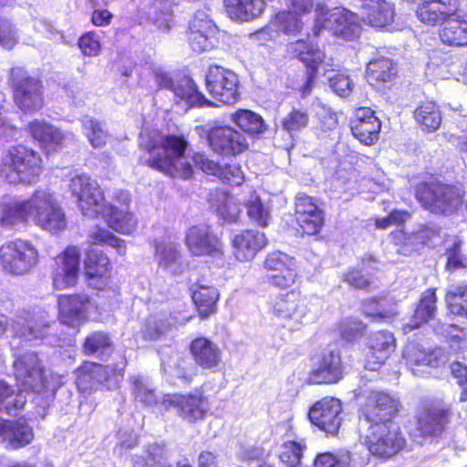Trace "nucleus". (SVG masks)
<instances>
[{"label":"nucleus","instance_id":"1","mask_svg":"<svg viewBox=\"0 0 467 467\" xmlns=\"http://www.w3.org/2000/svg\"><path fill=\"white\" fill-rule=\"evenodd\" d=\"M32 220L43 230L57 233L67 227L64 211L54 195L44 190H36L28 199L10 200L0 205V225L15 229L27 225Z\"/></svg>","mask_w":467,"mask_h":467},{"label":"nucleus","instance_id":"2","mask_svg":"<svg viewBox=\"0 0 467 467\" xmlns=\"http://www.w3.org/2000/svg\"><path fill=\"white\" fill-rule=\"evenodd\" d=\"M187 147L188 141L183 135L145 131L140 136L138 164L171 178L189 179L193 174L192 164L188 161L177 163Z\"/></svg>","mask_w":467,"mask_h":467},{"label":"nucleus","instance_id":"3","mask_svg":"<svg viewBox=\"0 0 467 467\" xmlns=\"http://www.w3.org/2000/svg\"><path fill=\"white\" fill-rule=\"evenodd\" d=\"M461 0H421L417 8L419 20L431 26L442 25L440 38L451 47L467 46V19L460 15Z\"/></svg>","mask_w":467,"mask_h":467},{"label":"nucleus","instance_id":"4","mask_svg":"<svg viewBox=\"0 0 467 467\" xmlns=\"http://www.w3.org/2000/svg\"><path fill=\"white\" fill-rule=\"evenodd\" d=\"M44 171L41 154L24 143L5 149L0 158V177L10 184L33 185Z\"/></svg>","mask_w":467,"mask_h":467},{"label":"nucleus","instance_id":"5","mask_svg":"<svg viewBox=\"0 0 467 467\" xmlns=\"http://www.w3.org/2000/svg\"><path fill=\"white\" fill-rule=\"evenodd\" d=\"M359 400V441L370 455H379V391L366 386L356 393Z\"/></svg>","mask_w":467,"mask_h":467},{"label":"nucleus","instance_id":"6","mask_svg":"<svg viewBox=\"0 0 467 467\" xmlns=\"http://www.w3.org/2000/svg\"><path fill=\"white\" fill-rule=\"evenodd\" d=\"M463 194L461 187L440 182H421L415 188L416 199L426 210L446 216L457 212Z\"/></svg>","mask_w":467,"mask_h":467},{"label":"nucleus","instance_id":"7","mask_svg":"<svg viewBox=\"0 0 467 467\" xmlns=\"http://www.w3.org/2000/svg\"><path fill=\"white\" fill-rule=\"evenodd\" d=\"M260 270L268 285L280 291L294 287L301 278L295 257L279 250L265 254Z\"/></svg>","mask_w":467,"mask_h":467},{"label":"nucleus","instance_id":"8","mask_svg":"<svg viewBox=\"0 0 467 467\" xmlns=\"http://www.w3.org/2000/svg\"><path fill=\"white\" fill-rule=\"evenodd\" d=\"M40 260L37 247L27 239L16 238L0 246L2 269L15 275L29 273Z\"/></svg>","mask_w":467,"mask_h":467},{"label":"nucleus","instance_id":"9","mask_svg":"<svg viewBox=\"0 0 467 467\" xmlns=\"http://www.w3.org/2000/svg\"><path fill=\"white\" fill-rule=\"evenodd\" d=\"M8 85L15 104L25 113L39 111L44 107L42 81L22 68L10 70Z\"/></svg>","mask_w":467,"mask_h":467},{"label":"nucleus","instance_id":"10","mask_svg":"<svg viewBox=\"0 0 467 467\" xmlns=\"http://www.w3.org/2000/svg\"><path fill=\"white\" fill-rule=\"evenodd\" d=\"M205 88L217 102L232 106L240 100V79L233 70L211 65L205 74Z\"/></svg>","mask_w":467,"mask_h":467},{"label":"nucleus","instance_id":"11","mask_svg":"<svg viewBox=\"0 0 467 467\" xmlns=\"http://www.w3.org/2000/svg\"><path fill=\"white\" fill-rule=\"evenodd\" d=\"M69 190L76 197L77 205L86 216L98 218L109 203L105 202V195L99 185L90 177L80 174L73 177Z\"/></svg>","mask_w":467,"mask_h":467},{"label":"nucleus","instance_id":"12","mask_svg":"<svg viewBox=\"0 0 467 467\" xmlns=\"http://www.w3.org/2000/svg\"><path fill=\"white\" fill-rule=\"evenodd\" d=\"M343 406L339 399L326 396L315 401L308 409L310 423L327 437H337L343 422Z\"/></svg>","mask_w":467,"mask_h":467},{"label":"nucleus","instance_id":"13","mask_svg":"<svg viewBox=\"0 0 467 467\" xmlns=\"http://www.w3.org/2000/svg\"><path fill=\"white\" fill-rule=\"evenodd\" d=\"M80 249L77 245H67L54 257L51 269L52 286L56 290L76 287L80 273Z\"/></svg>","mask_w":467,"mask_h":467},{"label":"nucleus","instance_id":"14","mask_svg":"<svg viewBox=\"0 0 467 467\" xmlns=\"http://www.w3.org/2000/svg\"><path fill=\"white\" fill-rule=\"evenodd\" d=\"M84 279L87 286L98 292L108 291L112 283V263L101 249L88 248L83 261Z\"/></svg>","mask_w":467,"mask_h":467},{"label":"nucleus","instance_id":"15","mask_svg":"<svg viewBox=\"0 0 467 467\" xmlns=\"http://www.w3.org/2000/svg\"><path fill=\"white\" fill-rule=\"evenodd\" d=\"M207 143L219 156L234 158L249 149L246 137L229 125H215L207 130Z\"/></svg>","mask_w":467,"mask_h":467},{"label":"nucleus","instance_id":"16","mask_svg":"<svg viewBox=\"0 0 467 467\" xmlns=\"http://www.w3.org/2000/svg\"><path fill=\"white\" fill-rule=\"evenodd\" d=\"M288 50L306 69V79L299 88L301 96L306 97L313 90L319 67L325 60V53L317 46L303 38L291 42Z\"/></svg>","mask_w":467,"mask_h":467},{"label":"nucleus","instance_id":"17","mask_svg":"<svg viewBox=\"0 0 467 467\" xmlns=\"http://www.w3.org/2000/svg\"><path fill=\"white\" fill-rule=\"evenodd\" d=\"M286 290L271 301L270 310L275 317L288 322V329L293 331L298 328L306 313V296L297 288Z\"/></svg>","mask_w":467,"mask_h":467},{"label":"nucleus","instance_id":"18","mask_svg":"<svg viewBox=\"0 0 467 467\" xmlns=\"http://www.w3.org/2000/svg\"><path fill=\"white\" fill-rule=\"evenodd\" d=\"M184 243L192 256L219 257L223 254V243L221 236L207 223L189 227Z\"/></svg>","mask_w":467,"mask_h":467},{"label":"nucleus","instance_id":"19","mask_svg":"<svg viewBox=\"0 0 467 467\" xmlns=\"http://www.w3.org/2000/svg\"><path fill=\"white\" fill-rule=\"evenodd\" d=\"M345 368L337 350H327L317 356L316 363L308 371V385H334L344 379Z\"/></svg>","mask_w":467,"mask_h":467},{"label":"nucleus","instance_id":"20","mask_svg":"<svg viewBox=\"0 0 467 467\" xmlns=\"http://www.w3.org/2000/svg\"><path fill=\"white\" fill-rule=\"evenodd\" d=\"M59 321L74 327L88 320L93 307L91 297L85 293L62 294L57 296Z\"/></svg>","mask_w":467,"mask_h":467},{"label":"nucleus","instance_id":"21","mask_svg":"<svg viewBox=\"0 0 467 467\" xmlns=\"http://www.w3.org/2000/svg\"><path fill=\"white\" fill-rule=\"evenodd\" d=\"M295 215L301 235L311 236L321 233L325 224V213L315 202L314 198L305 194L297 197Z\"/></svg>","mask_w":467,"mask_h":467},{"label":"nucleus","instance_id":"22","mask_svg":"<svg viewBox=\"0 0 467 467\" xmlns=\"http://www.w3.org/2000/svg\"><path fill=\"white\" fill-rule=\"evenodd\" d=\"M188 350L195 366L204 371L217 372L223 365V350L207 337L192 338Z\"/></svg>","mask_w":467,"mask_h":467},{"label":"nucleus","instance_id":"23","mask_svg":"<svg viewBox=\"0 0 467 467\" xmlns=\"http://www.w3.org/2000/svg\"><path fill=\"white\" fill-rule=\"evenodd\" d=\"M26 130L46 155L56 153L65 146V133L45 119H34L28 122Z\"/></svg>","mask_w":467,"mask_h":467},{"label":"nucleus","instance_id":"24","mask_svg":"<svg viewBox=\"0 0 467 467\" xmlns=\"http://www.w3.org/2000/svg\"><path fill=\"white\" fill-rule=\"evenodd\" d=\"M325 26L337 37L350 41L358 36L360 26L358 22V16L348 9H334L326 18ZM323 25L315 26V35L318 36Z\"/></svg>","mask_w":467,"mask_h":467},{"label":"nucleus","instance_id":"25","mask_svg":"<svg viewBox=\"0 0 467 467\" xmlns=\"http://www.w3.org/2000/svg\"><path fill=\"white\" fill-rule=\"evenodd\" d=\"M267 244L266 235L253 229L241 231L231 240L233 255L237 261L243 263L253 261Z\"/></svg>","mask_w":467,"mask_h":467},{"label":"nucleus","instance_id":"26","mask_svg":"<svg viewBox=\"0 0 467 467\" xmlns=\"http://www.w3.org/2000/svg\"><path fill=\"white\" fill-rule=\"evenodd\" d=\"M186 34L190 47L196 53L212 50L219 44V29L210 19H192Z\"/></svg>","mask_w":467,"mask_h":467},{"label":"nucleus","instance_id":"27","mask_svg":"<svg viewBox=\"0 0 467 467\" xmlns=\"http://www.w3.org/2000/svg\"><path fill=\"white\" fill-rule=\"evenodd\" d=\"M451 409L442 402L431 403L425 407L418 417V425L425 436H439L445 430Z\"/></svg>","mask_w":467,"mask_h":467},{"label":"nucleus","instance_id":"28","mask_svg":"<svg viewBox=\"0 0 467 467\" xmlns=\"http://www.w3.org/2000/svg\"><path fill=\"white\" fill-rule=\"evenodd\" d=\"M109 366L85 360L75 370V385L80 393H90L99 384L108 380Z\"/></svg>","mask_w":467,"mask_h":467},{"label":"nucleus","instance_id":"29","mask_svg":"<svg viewBox=\"0 0 467 467\" xmlns=\"http://www.w3.org/2000/svg\"><path fill=\"white\" fill-rule=\"evenodd\" d=\"M176 103H183L186 108L213 107L214 102L207 99L196 82L190 77H182L175 82L172 90Z\"/></svg>","mask_w":467,"mask_h":467},{"label":"nucleus","instance_id":"30","mask_svg":"<svg viewBox=\"0 0 467 467\" xmlns=\"http://www.w3.org/2000/svg\"><path fill=\"white\" fill-rule=\"evenodd\" d=\"M191 297L202 319H206L217 312L220 293L215 286L198 280L192 289Z\"/></svg>","mask_w":467,"mask_h":467},{"label":"nucleus","instance_id":"31","mask_svg":"<svg viewBox=\"0 0 467 467\" xmlns=\"http://www.w3.org/2000/svg\"><path fill=\"white\" fill-rule=\"evenodd\" d=\"M179 416L195 424L203 420L209 411L208 398L200 389L183 395Z\"/></svg>","mask_w":467,"mask_h":467},{"label":"nucleus","instance_id":"32","mask_svg":"<svg viewBox=\"0 0 467 467\" xmlns=\"http://www.w3.org/2000/svg\"><path fill=\"white\" fill-rule=\"evenodd\" d=\"M223 6L233 21L249 22L264 13L265 3L264 0H223Z\"/></svg>","mask_w":467,"mask_h":467},{"label":"nucleus","instance_id":"33","mask_svg":"<svg viewBox=\"0 0 467 467\" xmlns=\"http://www.w3.org/2000/svg\"><path fill=\"white\" fill-rule=\"evenodd\" d=\"M435 289L424 291L416 306L410 321L405 325V329L410 331L419 328L435 317L437 306Z\"/></svg>","mask_w":467,"mask_h":467},{"label":"nucleus","instance_id":"34","mask_svg":"<svg viewBox=\"0 0 467 467\" xmlns=\"http://www.w3.org/2000/svg\"><path fill=\"white\" fill-rule=\"evenodd\" d=\"M405 444L406 440L395 420H389L381 423V459L396 455Z\"/></svg>","mask_w":467,"mask_h":467},{"label":"nucleus","instance_id":"35","mask_svg":"<svg viewBox=\"0 0 467 467\" xmlns=\"http://www.w3.org/2000/svg\"><path fill=\"white\" fill-rule=\"evenodd\" d=\"M377 268L371 267L369 263L363 261L361 265L348 268L342 276V280L351 288L368 291L375 277Z\"/></svg>","mask_w":467,"mask_h":467},{"label":"nucleus","instance_id":"36","mask_svg":"<svg viewBox=\"0 0 467 467\" xmlns=\"http://www.w3.org/2000/svg\"><path fill=\"white\" fill-rule=\"evenodd\" d=\"M99 217L105 220L109 228L122 234H131L136 225L132 213L122 212L111 203L106 206Z\"/></svg>","mask_w":467,"mask_h":467},{"label":"nucleus","instance_id":"37","mask_svg":"<svg viewBox=\"0 0 467 467\" xmlns=\"http://www.w3.org/2000/svg\"><path fill=\"white\" fill-rule=\"evenodd\" d=\"M114 341L110 334L103 330H94L88 333L81 344V349L85 356H94L107 351H113Z\"/></svg>","mask_w":467,"mask_h":467},{"label":"nucleus","instance_id":"38","mask_svg":"<svg viewBox=\"0 0 467 467\" xmlns=\"http://www.w3.org/2000/svg\"><path fill=\"white\" fill-rule=\"evenodd\" d=\"M414 118L423 130L433 132L441 123V113L433 101L421 102L414 110Z\"/></svg>","mask_w":467,"mask_h":467},{"label":"nucleus","instance_id":"39","mask_svg":"<svg viewBox=\"0 0 467 467\" xmlns=\"http://www.w3.org/2000/svg\"><path fill=\"white\" fill-rule=\"evenodd\" d=\"M306 449L305 439L284 441L279 453L280 467H303L302 459Z\"/></svg>","mask_w":467,"mask_h":467},{"label":"nucleus","instance_id":"40","mask_svg":"<svg viewBox=\"0 0 467 467\" xmlns=\"http://www.w3.org/2000/svg\"><path fill=\"white\" fill-rule=\"evenodd\" d=\"M231 120L244 132L252 136L265 130L263 118L249 109H240L231 115Z\"/></svg>","mask_w":467,"mask_h":467},{"label":"nucleus","instance_id":"41","mask_svg":"<svg viewBox=\"0 0 467 467\" xmlns=\"http://www.w3.org/2000/svg\"><path fill=\"white\" fill-rule=\"evenodd\" d=\"M270 25L275 29L287 36H296L301 33L304 23L301 16L291 10L278 11L271 19Z\"/></svg>","mask_w":467,"mask_h":467},{"label":"nucleus","instance_id":"42","mask_svg":"<svg viewBox=\"0 0 467 467\" xmlns=\"http://www.w3.org/2000/svg\"><path fill=\"white\" fill-rule=\"evenodd\" d=\"M167 456L163 444L151 443L146 448V455H135L132 458L134 467H166Z\"/></svg>","mask_w":467,"mask_h":467},{"label":"nucleus","instance_id":"43","mask_svg":"<svg viewBox=\"0 0 467 467\" xmlns=\"http://www.w3.org/2000/svg\"><path fill=\"white\" fill-rule=\"evenodd\" d=\"M88 242L90 245H109L122 255L126 254V242L103 227L98 226L89 232Z\"/></svg>","mask_w":467,"mask_h":467},{"label":"nucleus","instance_id":"44","mask_svg":"<svg viewBox=\"0 0 467 467\" xmlns=\"http://www.w3.org/2000/svg\"><path fill=\"white\" fill-rule=\"evenodd\" d=\"M8 441L15 450L28 445L34 439L32 428L26 421L16 420L8 425Z\"/></svg>","mask_w":467,"mask_h":467},{"label":"nucleus","instance_id":"45","mask_svg":"<svg viewBox=\"0 0 467 467\" xmlns=\"http://www.w3.org/2000/svg\"><path fill=\"white\" fill-rule=\"evenodd\" d=\"M315 467H355L349 451L342 450L337 454L329 451L319 453L314 461Z\"/></svg>","mask_w":467,"mask_h":467},{"label":"nucleus","instance_id":"46","mask_svg":"<svg viewBox=\"0 0 467 467\" xmlns=\"http://www.w3.org/2000/svg\"><path fill=\"white\" fill-rule=\"evenodd\" d=\"M310 117L306 109L292 107L290 111L283 118L281 126L290 135L306 129L309 124Z\"/></svg>","mask_w":467,"mask_h":467},{"label":"nucleus","instance_id":"47","mask_svg":"<svg viewBox=\"0 0 467 467\" xmlns=\"http://www.w3.org/2000/svg\"><path fill=\"white\" fill-rule=\"evenodd\" d=\"M352 134L364 145H372L379 140V120L374 119L367 122L350 124Z\"/></svg>","mask_w":467,"mask_h":467},{"label":"nucleus","instance_id":"48","mask_svg":"<svg viewBox=\"0 0 467 467\" xmlns=\"http://www.w3.org/2000/svg\"><path fill=\"white\" fill-rule=\"evenodd\" d=\"M171 327L167 318L150 317L143 325L141 336L144 340L157 341L162 338L171 330Z\"/></svg>","mask_w":467,"mask_h":467},{"label":"nucleus","instance_id":"49","mask_svg":"<svg viewBox=\"0 0 467 467\" xmlns=\"http://www.w3.org/2000/svg\"><path fill=\"white\" fill-rule=\"evenodd\" d=\"M445 299L451 314L467 318V285L449 290Z\"/></svg>","mask_w":467,"mask_h":467},{"label":"nucleus","instance_id":"50","mask_svg":"<svg viewBox=\"0 0 467 467\" xmlns=\"http://www.w3.org/2000/svg\"><path fill=\"white\" fill-rule=\"evenodd\" d=\"M246 213L249 219L257 226L265 228L271 219L270 213L265 208L261 199L256 196L245 203Z\"/></svg>","mask_w":467,"mask_h":467},{"label":"nucleus","instance_id":"51","mask_svg":"<svg viewBox=\"0 0 467 467\" xmlns=\"http://www.w3.org/2000/svg\"><path fill=\"white\" fill-rule=\"evenodd\" d=\"M82 126L86 131V136L93 148H103L108 140V132L103 130L100 122L94 119L83 120Z\"/></svg>","mask_w":467,"mask_h":467},{"label":"nucleus","instance_id":"52","mask_svg":"<svg viewBox=\"0 0 467 467\" xmlns=\"http://www.w3.org/2000/svg\"><path fill=\"white\" fill-rule=\"evenodd\" d=\"M381 31L396 32L404 28V22L397 16L392 3L381 0Z\"/></svg>","mask_w":467,"mask_h":467},{"label":"nucleus","instance_id":"53","mask_svg":"<svg viewBox=\"0 0 467 467\" xmlns=\"http://www.w3.org/2000/svg\"><path fill=\"white\" fill-rule=\"evenodd\" d=\"M461 246V241H453V243L446 248V270L454 272L459 269L467 268V257L462 254Z\"/></svg>","mask_w":467,"mask_h":467},{"label":"nucleus","instance_id":"54","mask_svg":"<svg viewBox=\"0 0 467 467\" xmlns=\"http://www.w3.org/2000/svg\"><path fill=\"white\" fill-rule=\"evenodd\" d=\"M78 47L86 57H97L101 51V42L95 31H87L78 39Z\"/></svg>","mask_w":467,"mask_h":467},{"label":"nucleus","instance_id":"55","mask_svg":"<svg viewBox=\"0 0 467 467\" xmlns=\"http://www.w3.org/2000/svg\"><path fill=\"white\" fill-rule=\"evenodd\" d=\"M217 178L231 186H240L244 182V175L239 164L221 165Z\"/></svg>","mask_w":467,"mask_h":467},{"label":"nucleus","instance_id":"56","mask_svg":"<svg viewBox=\"0 0 467 467\" xmlns=\"http://www.w3.org/2000/svg\"><path fill=\"white\" fill-rule=\"evenodd\" d=\"M401 408L399 398L381 391V423L394 420Z\"/></svg>","mask_w":467,"mask_h":467},{"label":"nucleus","instance_id":"57","mask_svg":"<svg viewBox=\"0 0 467 467\" xmlns=\"http://www.w3.org/2000/svg\"><path fill=\"white\" fill-rule=\"evenodd\" d=\"M18 43L15 26L6 18L0 17V46L11 49Z\"/></svg>","mask_w":467,"mask_h":467},{"label":"nucleus","instance_id":"58","mask_svg":"<svg viewBox=\"0 0 467 467\" xmlns=\"http://www.w3.org/2000/svg\"><path fill=\"white\" fill-rule=\"evenodd\" d=\"M427 353L424 348L416 343H409L402 353V357L408 366H424L427 358Z\"/></svg>","mask_w":467,"mask_h":467},{"label":"nucleus","instance_id":"59","mask_svg":"<svg viewBox=\"0 0 467 467\" xmlns=\"http://www.w3.org/2000/svg\"><path fill=\"white\" fill-rule=\"evenodd\" d=\"M192 161L196 167L200 168L204 173L218 176L221 165L219 162L211 160L203 152H195L192 155Z\"/></svg>","mask_w":467,"mask_h":467},{"label":"nucleus","instance_id":"60","mask_svg":"<svg viewBox=\"0 0 467 467\" xmlns=\"http://www.w3.org/2000/svg\"><path fill=\"white\" fill-rule=\"evenodd\" d=\"M450 367L452 376L457 379V383L462 389L459 400L461 402L467 401V366L455 361Z\"/></svg>","mask_w":467,"mask_h":467},{"label":"nucleus","instance_id":"61","mask_svg":"<svg viewBox=\"0 0 467 467\" xmlns=\"http://www.w3.org/2000/svg\"><path fill=\"white\" fill-rule=\"evenodd\" d=\"M318 119V127L320 130L327 132L335 130L338 125L337 114L330 109L321 107L320 110L317 113Z\"/></svg>","mask_w":467,"mask_h":467},{"label":"nucleus","instance_id":"62","mask_svg":"<svg viewBox=\"0 0 467 467\" xmlns=\"http://www.w3.org/2000/svg\"><path fill=\"white\" fill-rule=\"evenodd\" d=\"M332 89L340 97H347L352 91V83L348 76L337 73L329 79Z\"/></svg>","mask_w":467,"mask_h":467},{"label":"nucleus","instance_id":"63","mask_svg":"<svg viewBox=\"0 0 467 467\" xmlns=\"http://www.w3.org/2000/svg\"><path fill=\"white\" fill-rule=\"evenodd\" d=\"M338 331L343 339L353 341L362 333L363 326L361 322L347 320L339 324Z\"/></svg>","mask_w":467,"mask_h":467},{"label":"nucleus","instance_id":"64","mask_svg":"<svg viewBox=\"0 0 467 467\" xmlns=\"http://www.w3.org/2000/svg\"><path fill=\"white\" fill-rule=\"evenodd\" d=\"M136 400L145 406L157 404L158 399L153 389L147 388L142 384H137L133 390Z\"/></svg>","mask_w":467,"mask_h":467}]
</instances>
